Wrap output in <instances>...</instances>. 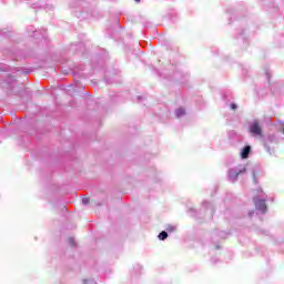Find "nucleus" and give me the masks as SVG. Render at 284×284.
I'll use <instances>...</instances> for the list:
<instances>
[{
    "instance_id": "1",
    "label": "nucleus",
    "mask_w": 284,
    "mask_h": 284,
    "mask_svg": "<svg viewBox=\"0 0 284 284\" xmlns=\"http://www.w3.org/2000/svg\"><path fill=\"white\" fill-rule=\"evenodd\" d=\"M254 201V205H255V210H257L258 212H262V214H265L267 212V195H265V193H263V190H260V194L255 197H253Z\"/></svg>"
},
{
    "instance_id": "2",
    "label": "nucleus",
    "mask_w": 284,
    "mask_h": 284,
    "mask_svg": "<svg viewBox=\"0 0 284 284\" xmlns=\"http://www.w3.org/2000/svg\"><path fill=\"white\" fill-rule=\"evenodd\" d=\"M250 132L253 134V136H263V130L261 129V125L258 124L257 121H254L250 125Z\"/></svg>"
},
{
    "instance_id": "3",
    "label": "nucleus",
    "mask_w": 284,
    "mask_h": 284,
    "mask_svg": "<svg viewBox=\"0 0 284 284\" xmlns=\"http://www.w3.org/2000/svg\"><path fill=\"white\" fill-rule=\"evenodd\" d=\"M243 172H245V168H243V169H231L229 171V181L234 183V181H236V179H239V174H243Z\"/></svg>"
},
{
    "instance_id": "4",
    "label": "nucleus",
    "mask_w": 284,
    "mask_h": 284,
    "mask_svg": "<svg viewBox=\"0 0 284 284\" xmlns=\"http://www.w3.org/2000/svg\"><path fill=\"white\" fill-rule=\"evenodd\" d=\"M251 151H252V148L250 145L244 146L241 152L242 159H247V156H250Z\"/></svg>"
},
{
    "instance_id": "5",
    "label": "nucleus",
    "mask_w": 284,
    "mask_h": 284,
    "mask_svg": "<svg viewBox=\"0 0 284 284\" xmlns=\"http://www.w3.org/2000/svg\"><path fill=\"white\" fill-rule=\"evenodd\" d=\"M175 116L178 119H181V116H185V109L180 108V109L175 110Z\"/></svg>"
},
{
    "instance_id": "6",
    "label": "nucleus",
    "mask_w": 284,
    "mask_h": 284,
    "mask_svg": "<svg viewBox=\"0 0 284 284\" xmlns=\"http://www.w3.org/2000/svg\"><path fill=\"white\" fill-rule=\"evenodd\" d=\"M159 239H160V241H165V239H168V232L162 231V232L159 234Z\"/></svg>"
},
{
    "instance_id": "7",
    "label": "nucleus",
    "mask_w": 284,
    "mask_h": 284,
    "mask_svg": "<svg viewBox=\"0 0 284 284\" xmlns=\"http://www.w3.org/2000/svg\"><path fill=\"white\" fill-rule=\"evenodd\" d=\"M176 230V226H173V225H169L168 227H166V231L168 232H174Z\"/></svg>"
},
{
    "instance_id": "8",
    "label": "nucleus",
    "mask_w": 284,
    "mask_h": 284,
    "mask_svg": "<svg viewBox=\"0 0 284 284\" xmlns=\"http://www.w3.org/2000/svg\"><path fill=\"white\" fill-rule=\"evenodd\" d=\"M89 203H90V199H88V197L82 199V204L83 205H88Z\"/></svg>"
},
{
    "instance_id": "9",
    "label": "nucleus",
    "mask_w": 284,
    "mask_h": 284,
    "mask_svg": "<svg viewBox=\"0 0 284 284\" xmlns=\"http://www.w3.org/2000/svg\"><path fill=\"white\" fill-rule=\"evenodd\" d=\"M69 243H70V245H74V239L70 237Z\"/></svg>"
},
{
    "instance_id": "10",
    "label": "nucleus",
    "mask_w": 284,
    "mask_h": 284,
    "mask_svg": "<svg viewBox=\"0 0 284 284\" xmlns=\"http://www.w3.org/2000/svg\"><path fill=\"white\" fill-rule=\"evenodd\" d=\"M253 181H254V183H257V181H256V173H254V172H253Z\"/></svg>"
},
{
    "instance_id": "11",
    "label": "nucleus",
    "mask_w": 284,
    "mask_h": 284,
    "mask_svg": "<svg viewBox=\"0 0 284 284\" xmlns=\"http://www.w3.org/2000/svg\"><path fill=\"white\" fill-rule=\"evenodd\" d=\"M231 110H236V104H231Z\"/></svg>"
},
{
    "instance_id": "12",
    "label": "nucleus",
    "mask_w": 284,
    "mask_h": 284,
    "mask_svg": "<svg viewBox=\"0 0 284 284\" xmlns=\"http://www.w3.org/2000/svg\"><path fill=\"white\" fill-rule=\"evenodd\" d=\"M30 31H31V32H34V27H30Z\"/></svg>"
},
{
    "instance_id": "13",
    "label": "nucleus",
    "mask_w": 284,
    "mask_h": 284,
    "mask_svg": "<svg viewBox=\"0 0 284 284\" xmlns=\"http://www.w3.org/2000/svg\"><path fill=\"white\" fill-rule=\"evenodd\" d=\"M136 1V3H141V0H135Z\"/></svg>"
}]
</instances>
